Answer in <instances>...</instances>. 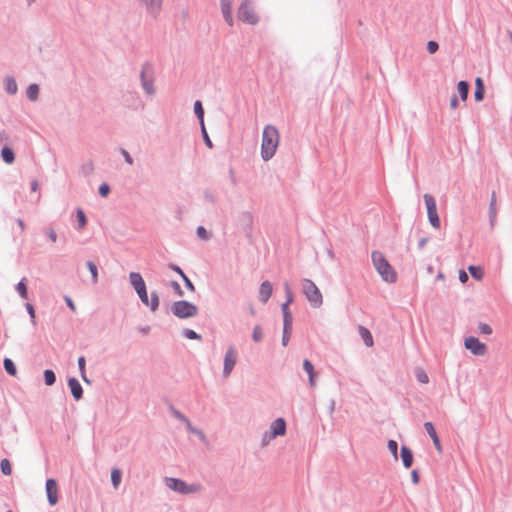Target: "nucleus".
<instances>
[{
	"label": "nucleus",
	"instance_id": "nucleus-2",
	"mask_svg": "<svg viewBox=\"0 0 512 512\" xmlns=\"http://www.w3.org/2000/svg\"><path fill=\"white\" fill-rule=\"evenodd\" d=\"M372 261L376 271L379 273L383 281L387 283L396 282L397 273L382 253L378 251L373 252Z\"/></svg>",
	"mask_w": 512,
	"mask_h": 512
},
{
	"label": "nucleus",
	"instance_id": "nucleus-55",
	"mask_svg": "<svg viewBox=\"0 0 512 512\" xmlns=\"http://www.w3.org/2000/svg\"><path fill=\"white\" fill-rule=\"evenodd\" d=\"M169 268L172 269L173 271H175L176 273H178L181 276V278L183 277V275H186L182 271V269L179 266H177V265L169 264Z\"/></svg>",
	"mask_w": 512,
	"mask_h": 512
},
{
	"label": "nucleus",
	"instance_id": "nucleus-47",
	"mask_svg": "<svg viewBox=\"0 0 512 512\" xmlns=\"http://www.w3.org/2000/svg\"><path fill=\"white\" fill-rule=\"evenodd\" d=\"M184 335L188 339H200V335H198L195 331L190 329L184 330Z\"/></svg>",
	"mask_w": 512,
	"mask_h": 512
},
{
	"label": "nucleus",
	"instance_id": "nucleus-29",
	"mask_svg": "<svg viewBox=\"0 0 512 512\" xmlns=\"http://www.w3.org/2000/svg\"><path fill=\"white\" fill-rule=\"evenodd\" d=\"M43 375H44V380H45L46 385L51 386L55 383L56 376L52 370H50V369L45 370Z\"/></svg>",
	"mask_w": 512,
	"mask_h": 512
},
{
	"label": "nucleus",
	"instance_id": "nucleus-24",
	"mask_svg": "<svg viewBox=\"0 0 512 512\" xmlns=\"http://www.w3.org/2000/svg\"><path fill=\"white\" fill-rule=\"evenodd\" d=\"M458 92L462 101H466L469 92V84L466 81H460L457 85Z\"/></svg>",
	"mask_w": 512,
	"mask_h": 512
},
{
	"label": "nucleus",
	"instance_id": "nucleus-50",
	"mask_svg": "<svg viewBox=\"0 0 512 512\" xmlns=\"http://www.w3.org/2000/svg\"><path fill=\"white\" fill-rule=\"evenodd\" d=\"M490 211L493 217H496V196L493 193L491 201H490Z\"/></svg>",
	"mask_w": 512,
	"mask_h": 512
},
{
	"label": "nucleus",
	"instance_id": "nucleus-60",
	"mask_svg": "<svg viewBox=\"0 0 512 512\" xmlns=\"http://www.w3.org/2000/svg\"><path fill=\"white\" fill-rule=\"evenodd\" d=\"M48 237L50 238V240H51L52 242H56V240H57V234H56L55 230L50 229V230L48 231Z\"/></svg>",
	"mask_w": 512,
	"mask_h": 512
},
{
	"label": "nucleus",
	"instance_id": "nucleus-53",
	"mask_svg": "<svg viewBox=\"0 0 512 512\" xmlns=\"http://www.w3.org/2000/svg\"><path fill=\"white\" fill-rule=\"evenodd\" d=\"M432 441H433V444L436 448V450L441 453L442 452V446H441V443H440V439L438 436H435L434 438H432Z\"/></svg>",
	"mask_w": 512,
	"mask_h": 512
},
{
	"label": "nucleus",
	"instance_id": "nucleus-56",
	"mask_svg": "<svg viewBox=\"0 0 512 512\" xmlns=\"http://www.w3.org/2000/svg\"><path fill=\"white\" fill-rule=\"evenodd\" d=\"M459 280L462 283H466L468 281V275L464 270L459 271Z\"/></svg>",
	"mask_w": 512,
	"mask_h": 512
},
{
	"label": "nucleus",
	"instance_id": "nucleus-1",
	"mask_svg": "<svg viewBox=\"0 0 512 512\" xmlns=\"http://www.w3.org/2000/svg\"><path fill=\"white\" fill-rule=\"evenodd\" d=\"M280 135L275 126L266 125L262 134L261 156L264 161L270 160L276 153Z\"/></svg>",
	"mask_w": 512,
	"mask_h": 512
},
{
	"label": "nucleus",
	"instance_id": "nucleus-43",
	"mask_svg": "<svg viewBox=\"0 0 512 512\" xmlns=\"http://www.w3.org/2000/svg\"><path fill=\"white\" fill-rule=\"evenodd\" d=\"M25 307H26V310H27L28 314L31 317L32 323L35 324V322H36V315H35V310H34L33 305L30 304V303H26Z\"/></svg>",
	"mask_w": 512,
	"mask_h": 512
},
{
	"label": "nucleus",
	"instance_id": "nucleus-54",
	"mask_svg": "<svg viewBox=\"0 0 512 512\" xmlns=\"http://www.w3.org/2000/svg\"><path fill=\"white\" fill-rule=\"evenodd\" d=\"M171 286H172V288L174 289V291L176 292V294H177L178 296H182V295H183V292H182V289H181V287H180L179 283H177V282H172V283H171Z\"/></svg>",
	"mask_w": 512,
	"mask_h": 512
},
{
	"label": "nucleus",
	"instance_id": "nucleus-37",
	"mask_svg": "<svg viewBox=\"0 0 512 512\" xmlns=\"http://www.w3.org/2000/svg\"><path fill=\"white\" fill-rule=\"evenodd\" d=\"M388 449L392 453L395 460L398 458V444L395 440L388 441Z\"/></svg>",
	"mask_w": 512,
	"mask_h": 512
},
{
	"label": "nucleus",
	"instance_id": "nucleus-57",
	"mask_svg": "<svg viewBox=\"0 0 512 512\" xmlns=\"http://www.w3.org/2000/svg\"><path fill=\"white\" fill-rule=\"evenodd\" d=\"M122 155L124 156L126 162L129 165L133 164V159H132V157L130 156V154L126 150H124V149L122 150Z\"/></svg>",
	"mask_w": 512,
	"mask_h": 512
},
{
	"label": "nucleus",
	"instance_id": "nucleus-63",
	"mask_svg": "<svg viewBox=\"0 0 512 512\" xmlns=\"http://www.w3.org/2000/svg\"><path fill=\"white\" fill-rule=\"evenodd\" d=\"M31 189H32V191H34V192H35V191H37V189H38V182H37L36 180L32 181V183H31Z\"/></svg>",
	"mask_w": 512,
	"mask_h": 512
},
{
	"label": "nucleus",
	"instance_id": "nucleus-59",
	"mask_svg": "<svg viewBox=\"0 0 512 512\" xmlns=\"http://www.w3.org/2000/svg\"><path fill=\"white\" fill-rule=\"evenodd\" d=\"M65 301L68 305V307L72 310V311H75L76 307H75V304L74 302L72 301V299L69 297V296H66L65 297Z\"/></svg>",
	"mask_w": 512,
	"mask_h": 512
},
{
	"label": "nucleus",
	"instance_id": "nucleus-52",
	"mask_svg": "<svg viewBox=\"0 0 512 512\" xmlns=\"http://www.w3.org/2000/svg\"><path fill=\"white\" fill-rule=\"evenodd\" d=\"M182 279H183L184 284L187 287V289H189L191 292H194L195 291V286L190 281V279L186 275H183Z\"/></svg>",
	"mask_w": 512,
	"mask_h": 512
},
{
	"label": "nucleus",
	"instance_id": "nucleus-39",
	"mask_svg": "<svg viewBox=\"0 0 512 512\" xmlns=\"http://www.w3.org/2000/svg\"><path fill=\"white\" fill-rule=\"evenodd\" d=\"M77 220L79 223V228L83 229L84 226L86 225L87 219H86L84 212L81 209H79L77 211Z\"/></svg>",
	"mask_w": 512,
	"mask_h": 512
},
{
	"label": "nucleus",
	"instance_id": "nucleus-7",
	"mask_svg": "<svg viewBox=\"0 0 512 512\" xmlns=\"http://www.w3.org/2000/svg\"><path fill=\"white\" fill-rule=\"evenodd\" d=\"M165 483L170 489L182 494L195 493L200 490L199 485H187L184 481L176 478H166Z\"/></svg>",
	"mask_w": 512,
	"mask_h": 512
},
{
	"label": "nucleus",
	"instance_id": "nucleus-15",
	"mask_svg": "<svg viewBox=\"0 0 512 512\" xmlns=\"http://www.w3.org/2000/svg\"><path fill=\"white\" fill-rule=\"evenodd\" d=\"M144 5L149 13L156 15L162 6V0H139Z\"/></svg>",
	"mask_w": 512,
	"mask_h": 512
},
{
	"label": "nucleus",
	"instance_id": "nucleus-19",
	"mask_svg": "<svg viewBox=\"0 0 512 512\" xmlns=\"http://www.w3.org/2000/svg\"><path fill=\"white\" fill-rule=\"evenodd\" d=\"M358 332L360 337L362 338L363 342L367 347H372L374 344L373 337L371 332L364 326L358 327Z\"/></svg>",
	"mask_w": 512,
	"mask_h": 512
},
{
	"label": "nucleus",
	"instance_id": "nucleus-35",
	"mask_svg": "<svg viewBox=\"0 0 512 512\" xmlns=\"http://www.w3.org/2000/svg\"><path fill=\"white\" fill-rule=\"evenodd\" d=\"M85 358L83 356L79 357L78 359V366H79V370H80V373H81V378L86 382V383H89V380L87 379L86 377V372H85Z\"/></svg>",
	"mask_w": 512,
	"mask_h": 512
},
{
	"label": "nucleus",
	"instance_id": "nucleus-40",
	"mask_svg": "<svg viewBox=\"0 0 512 512\" xmlns=\"http://www.w3.org/2000/svg\"><path fill=\"white\" fill-rule=\"evenodd\" d=\"M424 428L431 437V439L434 438L435 436H438L434 428V425L431 422L424 423Z\"/></svg>",
	"mask_w": 512,
	"mask_h": 512
},
{
	"label": "nucleus",
	"instance_id": "nucleus-46",
	"mask_svg": "<svg viewBox=\"0 0 512 512\" xmlns=\"http://www.w3.org/2000/svg\"><path fill=\"white\" fill-rule=\"evenodd\" d=\"M109 192H110V187L107 184L103 183L100 185L99 193L102 197H107Z\"/></svg>",
	"mask_w": 512,
	"mask_h": 512
},
{
	"label": "nucleus",
	"instance_id": "nucleus-49",
	"mask_svg": "<svg viewBox=\"0 0 512 512\" xmlns=\"http://www.w3.org/2000/svg\"><path fill=\"white\" fill-rule=\"evenodd\" d=\"M201 129H202V134H203V138H204V141L206 143V145L209 147V148H212V142L207 134V131H206V128L205 126H201Z\"/></svg>",
	"mask_w": 512,
	"mask_h": 512
},
{
	"label": "nucleus",
	"instance_id": "nucleus-31",
	"mask_svg": "<svg viewBox=\"0 0 512 512\" xmlns=\"http://www.w3.org/2000/svg\"><path fill=\"white\" fill-rule=\"evenodd\" d=\"M468 271L476 280H481L483 278V271L480 267L471 265L468 267Z\"/></svg>",
	"mask_w": 512,
	"mask_h": 512
},
{
	"label": "nucleus",
	"instance_id": "nucleus-10",
	"mask_svg": "<svg viewBox=\"0 0 512 512\" xmlns=\"http://www.w3.org/2000/svg\"><path fill=\"white\" fill-rule=\"evenodd\" d=\"M46 493H47V499L51 506H54L59 501V489L58 484L56 480L54 479H47L46 481Z\"/></svg>",
	"mask_w": 512,
	"mask_h": 512
},
{
	"label": "nucleus",
	"instance_id": "nucleus-44",
	"mask_svg": "<svg viewBox=\"0 0 512 512\" xmlns=\"http://www.w3.org/2000/svg\"><path fill=\"white\" fill-rule=\"evenodd\" d=\"M478 328L482 334L490 335L492 333V328L486 323H481Z\"/></svg>",
	"mask_w": 512,
	"mask_h": 512
},
{
	"label": "nucleus",
	"instance_id": "nucleus-3",
	"mask_svg": "<svg viewBox=\"0 0 512 512\" xmlns=\"http://www.w3.org/2000/svg\"><path fill=\"white\" fill-rule=\"evenodd\" d=\"M301 286L308 302L315 308L320 307L323 303V296L316 284L310 279H304Z\"/></svg>",
	"mask_w": 512,
	"mask_h": 512
},
{
	"label": "nucleus",
	"instance_id": "nucleus-64",
	"mask_svg": "<svg viewBox=\"0 0 512 512\" xmlns=\"http://www.w3.org/2000/svg\"><path fill=\"white\" fill-rule=\"evenodd\" d=\"M17 222H18V225H19V227L21 228V230H24V227H25V226H24V222H23L21 219H18V221H17Z\"/></svg>",
	"mask_w": 512,
	"mask_h": 512
},
{
	"label": "nucleus",
	"instance_id": "nucleus-13",
	"mask_svg": "<svg viewBox=\"0 0 512 512\" xmlns=\"http://www.w3.org/2000/svg\"><path fill=\"white\" fill-rule=\"evenodd\" d=\"M271 435L270 438H274L276 436H283L286 432V423L283 418H277L271 424Z\"/></svg>",
	"mask_w": 512,
	"mask_h": 512
},
{
	"label": "nucleus",
	"instance_id": "nucleus-42",
	"mask_svg": "<svg viewBox=\"0 0 512 512\" xmlns=\"http://www.w3.org/2000/svg\"><path fill=\"white\" fill-rule=\"evenodd\" d=\"M252 337H253V340L256 341V342L261 341V339H262V330H261V328L259 326H255L254 327Z\"/></svg>",
	"mask_w": 512,
	"mask_h": 512
},
{
	"label": "nucleus",
	"instance_id": "nucleus-21",
	"mask_svg": "<svg viewBox=\"0 0 512 512\" xmlns=\"http://www.w3.org/2000/svg\"><path fill=\"white\" fill-rule=\"evenodd\" d=\"M476 88L474 92V97L476 101H481L484 97V84L481 78H477L475 81Z\"/></svg>",
	"mask_w": 512,
	"mask_h": 512
},
{
	"label": "nucleus",
	"instance_id": "nucleus-12",
	"mask_svg": "<svg viewBox=\"0 0 512 512\" xmlns=\"http://www.w3.org/2000/svg\"><path fill=\"white\" fill-rule=\"evenodd\" d=\"M220 7L223 17L229 26H233L232 0H220Z\"/></svg>",
	"mask_w": 512,
	"mask_h": 512
},
{
	"label": "nucleus",
	"instance_id": "nucleus-25",
	"mask_svg": "<svg viewBox=\"0 0 512 512\" xmlns=\"http://www.w3.org/2000/svg\"><path fill=\"white\" fill-rule=\"evenodd\" d=\"M194 112H195L196 116L198 117L201 126H203V123H204V109H203L202 103L199 100H197L194 103Z\"/></svg>",
	"mask_w": 512,
	"mask_h": 512
},
{
	"label": "nucleus",
	"instance_id": "nucleus-48",
	"mask_svg": "<svg viewBox=\"0 0 512 512\" xmlns=\"http://www.w3.org/2000/svg\"><path fill=\"white\" fill-rule=\"evenodd\" d=\"M142 79H144V74L143 73H142ZM143 87H144L145 91L148 94H153L154 89H153L152 83H149L146 80H143Z\"/></svg>",
	"mask_w": 512,
	"mask_h": 512
},
{
	"label": "nucleus",
	"instance_id": "nucleus-11",
	"mask_svg": "<svg viewBox=\"0 0 512 512\" xmlns=\"http://www.w3.org/2000/svg\"><path fill=\"white\" fill-rule=\"evenodd\" d=\"M137 294H138L139 298L141 299V301L143 302V304H145L146 306H150L152 311L157 310V308L159 306V298L155 292L151 293V298L149 299L147 290H146V286H145L141 290H138Z\"/></svg>",
	"mask_w": 512,
	"mask_h": 512
},
{
	"label": "nucleus",
	"instance_id": "nucleus-20",
	"mask_svg": "<svg viewBox=\"0 0 512 512\" xmlns=\"http://www.w3.org/2000/svg\"><path fill=\"white\" fill-rule=\"evenodd\" d=\"M401 458H402L404 466L406 468H410L413 463V455H412L411 450L408 447L402 446Z\"/></svg>",
	"mask_w": 512,
	"mask_h": 512
},
{
	"label": "nucleus",
	"instance_id": "nucleus-38",
	"mask_svg": "<svg viewBox=\"0 0 512 512\" xmlns=\"http://www.w3.org/2000/svg\"><path fill=\"white\" fill-rule=\"evenodd\" d=\"M284 318V330L285 334H287L288 330L292 329V315L291 313H285L283 315Z\"/></svg>",
	"mask_w": 512,
	"mask_h": 512
},
{
	"label": "nucleus",
	"instance_id": "nucleus-14",
	"mask_svg": "<svg viewBox=\"0 0 512 512\" xmlns=\"http://www.w3.org/2000/svg\"><path fill=\"white\" fill-rule=\"evenodd\" d=\"M272 284L269 281H263L259 288V299L262 303H266L272 295Z\"/></svg>",
	"mask_w": 512,
	"mask_h": 512
},
{
	"label": "nucleus",
	"instance_id": "nucleus-26",
	"mask_svg": "<svg viewBox=\"0 0 512 512\" xmlns=\"http://www.w3.org/2000/svg\"><path fill=\"white\" fill-rule=\"evenodd\" d=\"M4 368H5L6 372L11 376H15L17 373L16 367H15L13 361L9 358L4 359Z\"/></svg>",
	"mask_w": 512,
	"mask_h": 512
},
{
	"label": "nucleus",
	"instance_id": "nucleus-32",
	"mask_svg": "<svg viewBox=\"0 0 512 512\" xmlns=\"http://www.w3.org/2000/svg\"><path fill=\"white\" fill-rule=\"evenodd\" d=\"M1 471L4 475L9 476L12 473L11 463L8 459H2L0 462Z\"/></svg>",
	"mask_w": 512,
	"mask_h": 512
},
{
	"label": "nucleus",
	"instance_id": "nucleus-36",
	"mask_svg": "<svg viewBox=\"0 0 512 512\" xmlns=\"http://www.w3.org/2000/svg\"><path fill=\"white\" fill-rule=\"evenodd\" d=\"M6 90L10 94H15L17 92V84L14 79L8 78L6 80Z\"/></svg>",
	"mask_w": 512,
	"mask_h": 512
},
{
	"label": "nucleus",
	"instance_id": "nucleus-61",
	"mask_svg": "<svg viewBox=\"0 0 512 512\" xmlns=\"http://www.w3.org/2000/svg\"><path fill=\"white\" fill-rule=\"evenodd\" d=\"M450 107L456 109L458 107V100L456 96H453L450 100Z\"/></svg>",
	"mask_w": 512,
	"mask_h": 512
},
{
	"label": "nucleus",
	"instance_id": "nucleus-27",
	"mask_svg": "<svg viewBox=\"0 0 512 512\" xmlns=\"http://www.w3.org/2000/svg\"><path fill=\"white\" fill-rule=\"evenodd\" d=\"M26 279L23 278L16 286V290L17 292L20 294V296L23 298V299H27L28 298V293H27V286H26Z\"/></svg>",
	"mask_w": 512,
	"mask_h": 512
},
{
	"label": "nucleus",
	"instance_id": "nucleus-45",
	"mask_svg": "<svg viewBox=\"0 0 512 512\" xmlns=\"http://www.w3.org/2000/svg\"><path fill=\"white\" fill-rule=\"evenodd\" d=\"M438 48H439L438 43L435 41H429L427 43V51L430 54H434L438 50Z\"/></svg>",
	"mask_w": 512,
	"mask_h": 512
},
{
	"label": "nucleus",
	"instance_id": "nucleus-22",
	"mask_svg": "<svg viewBox=\"0 0 512 512\" xmlns=\"http://www.w3.org/2000/svg\"><path fill=\"white\" fill-rule=\"evenodd\" d=\"M285 292H286V296H287V300L285 303L282 304V312H283V315L285 313H290L289 311V305L292 303L293 301V295H292V291L289 287L288 284L285 285Z\"/></svg>",
	"mask_w": 512,
	"mask_h": 512
},
{
	"label": "nucleus",
	"instance_id": "nucleus-6",
	"mask_svg": "<svg viewBox=\"0 0 512 512\" xmlns=\"http://www.w3.org/2000/svg\"><path fill=\"white\" fill-rule=\"evenodd\" d=\"M423 198L425 201L428 219H429L430 224L432 225L433 228L439 229L440 228V219H439V216L437 213V205H436L435 198L430 194H424Z\"/></svg>",
	"mask_w": 512,
	"mask_h": 512
},
{
	"label": "nucleus",
	"instance_id": "nucleus-4",
	"mask_svg": "<svg viewBox=\"0 0 512 512\" xmlns=\"http://www.w3.org/2000/svg\"><path fill=\"white\" fill-rule=\"evenodd\" d=\"M237 16L240 21L254 25L258 22V16L255 12L251 0H243L238 8Z\"/></svg>",
	"mask_w": 512,
	"mask_h": 512
},
{
	"label": "nucleus",
	"instance_id": "nucleus-8",
	"mask_svg": "<svg viewBox=\"0 0 512 512\" xmlns=\"http://www.w3.org/2000/svg\"><path fill=\"white\" fill-rule=\"evenodd\" d=\"M464 346L472 354L477 356H483L487 352V346L484 343L480 342L478 338L473 336L465 338Z\"/></svg>",
	"mask_w": 512,
	"mask_h": 512
},
{
	"label": "nucleus",
	"instance_id": "nucleus-51",
	"mask_svg": "<svg viewBox=\"0 0 512 512\" xmlns=\"http://www.w3.org/2000/svg\"><path fill=\"white\" fill-rule=\"evenodd\" d=\"M197 235L201 238V239H204V240H207L208 239V233L206 231V229L202 226H199L197 228Z\"/></svg>",
	"mask_w": 512,
	"mask_h": 512
},
{
	"label": "nucleus",
	"instance_id": "nucleus-33",
	"mask_svg": "<svg viewBox=\"0 0 512 512\" xmlns=\"http://www.w3.org/2000/svg\"><path fill=\"white\" fill-rule=\"evenodd\" d=\"M111 481L115 488H117L121 482V471L119 469H113L111 472Z\"/></svg>",
	"mask_w": 512,
	"mask_h": 512
},
{
	"label": "nucleus",
	"instance_id": "nucleus-28",
	"mask_svg": "<svg viewBox=\"0 0 512 512\" xmlns=\"http://www.w3.org/2000/svg\"><path fill=\"white\" fill-rule=\"evenodd\" d=\"M415 376L417 380L422 384H427L429 382V377L422 368H417L415 370Z\"/></svg>",
	"mask_w": 512,
	"mask_h": 512
},
{
	"label": "nucleus",
	"instance_id": "nucleus-34",
	"mask_svg": "<svg viewBox=\"0 0 512 512\" xmlns=\"http://www.w3.org/2000/svg\"><path fill=\"white\" fill-rule=\"evenodd\" d=\"M87 267H88L89 271L91 272L93 283H97V281H98L97 266L92 261H88Z\"/></svg>",
	"mask_w": 512,
	"mask_h": 512
},
{
	"label": "nucleus",
	"instance_id": "nucleus-5",
	"mask_svg": "<svg viewBox=\"0 0 512 512\" xmlns=\"http://www.w3.org/2000/svg\"><path fill=\"white\" fill-rule=\"evenodd\" d=\"M172 312L178 318H189L197 314L198 308L187 301H176L172 305Z\"/></svg>",
	"mask_w": 512,
	"mask_h": 512
},
{
	"label": "nucleus",
	"instance_id": "nucleus-41",
	"mask_svg": "<svg viewBox=\"0 0 512 512\" xmlns=\"http://www.w3.org/2000/svg\"><path fill=\"white\" fill-rule=\"evenodd\" d=\"M179 418H180V419H182V420H184V421L186 422L187 427H188V429H189L191 432H193V433L197 434L201 439H204V435H203V433H202L201 431H198V430H196L195 428H193V427L191 426V424H190V422H189V420H188V419H186V418H185L184 416H182V415H179Z\"/></svg>",
	"mask_w": 512,
	"mask_h": 512
},
{
	"label": "nucleus",
	"instance_id": "nucleus-62",
	"mask_svg": "<svg viewBox=\"0 0 512 512\" xmlns=\"http://www.w3.org/2000/svg\"><path fill=\"white\" fill-rule=\"evenodd\" d=\"M412 479H413V482H414V483H416V484L418 483V481H419V476H418V473H417L416 471H413V472H412Z\"/></svg>",
	"mask_w": 512,
	"mask_h": 512
},
{
	"label": "nucleus",
	"instance_id": "nucleus-16",
	"mask_svg": "<svg viewBox=\"0 0 512 512\" xmlns=\"http://www.w3.org/2000/svg\"><path fill=\"white\" fill-rule=\"evenodd\" d=\"M68 385L71 390V393L75 400H80L83 395V390L80 383L75 378H70L68 380Z\"/></svg>",
	"mask_w": 512,
	"mask_h": 512
},
{
	"label": "nucleus",
	"instance_id": "nucleus-9",
	"mask_svg": "<svg viewBox=\"0 0 512 512\" xmlns=\"http://www.w3.org/2000/svg\"><path fill=\"white\" fill-rule=\"evenodd\" d=\"M236 362H237V352L233 346H230L228 348L225 358H224L223 373H224L225 377H228L230 375Z\"/></svg>",
	"mask_w": 512,
	"mask_h": 512
},
{
	"label": "nucleus",
	"instance_id": "nucleus-18",
	"mask_svg": "<svg viewBox=\"0 0 512 512\" xmlns=\"http://www.w3.org/2000/svg\"><path fill=\"white\" fill-rule=\"evenodd\" d=\"M303 368L309 376L310 386L315 387L316 386V380H315L316 372L314 370V366L312 365V363L309 360L306 359L303 361Z\"/></svg>",
	"mask_w": 512,
	"mask_h": 512
},
{
	"label": "nucleus",
	"instance_id": "nucleus-58",
	"mask_svg": "<svg viewBox=\"0 0 512 512\" xmlns=\"http://www.w3.org/2000/svg\"><path fill=\"white\" fill-rule=\"evenodd\" d=\"M291 330H288L287 334H285V330L283 329V338H282V344L284 346L287 345L289 338H290Z\"/></svg>",
	"mask_w": 512,
	"mask_h": 512
},
{
	"label": "nucleus",
	"instance_id": "nucleus-23",
	"mask_svg": "<svg viewBox=\"0 0 512 512\" xmlns=\"http://www.w3.org/2000/svg\"><path fill=\"white\" fill-rule=\"evenodd\" d=\"M2 158L4 162L7 164H12L14 162L15 156L14 152L9 147H3L1 151Z\"/></svg>",
	"mask_w": 512,
	"mask_h": 512
},
{
	"label": "nucleus",
	"instance_id": "nucleus-17",
	"mask_svg": "<svg viewBox=\"0 0 512 512\" xmlns=\"http://www.w3.org/2000/svg\"><path fill=\"white\" fill-rule=\"evenodd\" d=\"M129 280L136 292L146 286L142 276L138 272H131Z\"/></svg>",
	"mask_w": 512,
	"mask_h": 512
},
{
	"label": "nucleus",
	"instance_id": "nucleus-30",
	"mask_svg": "<svg viewBox=\"0 0 512 512\" xmlns=\"http://www.w3.org/2000/svg\"><path fill=\"white\" fill-rule=\"evenodd\" d=\"M38 92H39V88H38V85L36 84H31L28 89H27V97L32 100V101H35L38 97Z\"/></svg>",
	"mask_w": 512,
	"mask_h": 512
}]
</instances>
